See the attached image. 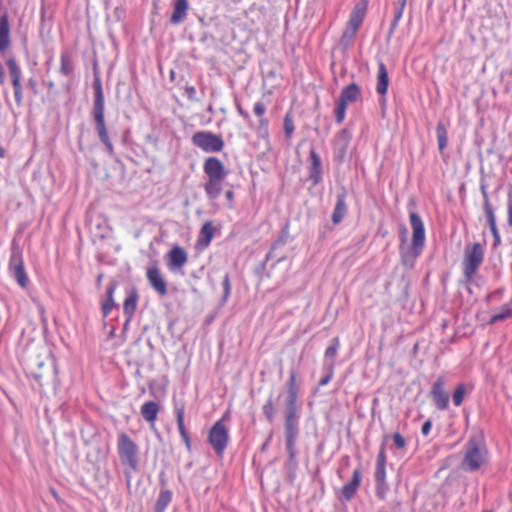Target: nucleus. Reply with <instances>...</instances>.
<instances>
[{
	"instance_id": "obj_1",
	"label": "nucleus",
	"mask_w": 512,
	"mask_h": 512,
	"mask_svg": "<svg viewBox=\"0 0 512 512\" xmlns=\"http://www.w3.org/2000/svg\"><path fill=\"white\" fill-rule=\"evenodd\" d=\"M301 378L297 368H291L285 383V391L281 392L277 401L283 398V432L285 449L288 453L287 465L295 469L297 466V440L300 433V404L299 394Z\"/></svg>"
},
{
	"instance_id": "obj_2",
	"label": "nucleus",
	"mask_w": 512,
	"mask_h": 512,
	"mask_svg": "<svg viewBox=\"0 0 512 512\" xmlns=\"http://www.w3.org/2000/svg\"><path fill=\"white\" fill-rule=\"evenodd\" d=\"M93 82L92 88L94 91V100H93V108L91 111L95 130L98 135L100 142L104 145L109 156L113 157L115 155L113 143L110 140L106 121H105V97L102 88V82L100 77V72L98 69V63L95 59L93 61Z\"/></svg>"
},
{
	"instance_id": "obj_3",
	"label": "nucleus",
	"mask_w": 512,
	"mask_h": 512,
	"mask_svg": "<svg viewBox=\"0 0 512 512\" xmlns=\"http://www.w3.org/2000/svg\"><path fill=\"white\" fill-rule=\"evenodd\" d=\"M410 225L412 227V244L406 247V233L407 228L402 225L400 227V257L401 263L406 268H413L416 259L422 253L425 244V228L420 215L417 212H410L409 214Z\"/></svg>"
},
{
	"instance_id": "obj_4",
	"label": "nucleus",
	"mask_w": 512,
	"mask_h": 512,
	"mask_svg": "<svg viewBox=\"0 0 512 512\" xmlns=\"http://www.w3.org/2000/svg\"><path fill=\"white\" fill-rule=\"evenodd\" d=\"M488 450L482 435H472L465 444L460 468L465 472L478 471L488 459Z\"/></svg>"
},
{
	"instance_id": "obj_5",
	"label": "nucleus",
	"mask_w": 512,
	"mask_h": 512,
	"mask_svg": "<svg viewBox=\"0 0 512 512\" xmlns=\"http://www.w3.org/2000/svg\"><path fill=\"white\" fill-rule=\"evenodd\" d=\"M25 373L28 377L34 379L40 392L45 386H52L53 388H56L60 383L58 368L55 360L53 359L48 360L47 362L42 360L37 361L35 366H28Z\"/></svg>"
},
{
	"instance_id": "obj_6",
	"label": "nucleus",
	"mask_w": 512,
	"mask_h": 512,
	"mask_svg": "<svg viewBox=\"0 0 512 512\" xmlns=\"http://www.w3.org/2000/svg\"><path fill=\"white\" fill-rule=\"evenodd\" d=\"M367 8L368 0H359L352 9L346 29L343 31L340 38V46L343 50L348 49L352 44L353 39L366 16Z\"/></svg>"
},
{
	"instance_id": "obj_7",
	"label": "nucleus",
	"mask_w": 512,
	"mask_h": 512,
	"mask_svg": "<svg viewBox=\"0 0 512 512\" xmlns=\"http://www.w3.org/2000/svg\"><path fill=\"white\" fill-rule=\"evenodd\" d=\"M484 261V248L480 243L469 244L465 247L462 262L464 283L470 284Z\"/></svg>"
},
{
	"instance_id": "obj_8",
	"label": "nucleus",
	"mask_w": 512,
	"mask_h": 512,
	"mask_svg": "<svg viewBox=\"0 0 512 512\" xmlns=\"http://www.w3.org/2000/svg\"><path fill=\"white\" fill-rule=\"evenodd\" d=\"M117 452L124 467L132 471L139 470V447L125 432L118 435Z\"/></svg>"
},
{
	"instance_id": "obj_9",
	"label": "nucleus",
	"mask_w": 512,
	"mask_h": 512,
	"mask_svg": "<svg viewBox=\"0 0 512 512\" xmlns=\"http://www.w3.org/2000/svg\"><path fill=\"white\" fill-rule=\"evenodd\" d=\"M388 438H389L388 435H384V437H383V442L381 443L379 452L377 454L375 472H374L375 491H376L377 497L381 500H384L386 498V494L389 491V485L386 481V463H387L386 442H387Z\"/></svg>"
},
{
	"instance_id": "obj_10",
	"label": "nucleus",
	"mask_w": 512,
	"mask_h": 512,
	"mask_svg": "<svg viewBox=\"0 0 512 512\" xmlns=\"http://www.w3.org/2000/svg\"><path fill=\"white\" fill-rule=\"evenodd\" d=\"M8 270L10 275L16 280L19 286L22 288H27L29 284V278L25 271L22 251L15 241H13L11 244V255L9 259Z\"/></svg>"
},
{
	"instance_id": "obj_11",
	"label": "nucleus",
	"mask_w": 512,
	"mask_h": 512,
	"mask_svg": "<svg viewBox=\"0 0 512 512\" xmlns=\"http://www.w3.org/2000/svg\"><path fill=\"white\" fill-rule=\"evenodd\" d=\"M191 142L206 153H217L223 150L224 140L221 135L211 131H197L192 135Z\"/></svg>"
},
{
	"instance_id": "obj_12",
	"label": "nucleus",
	"mask_w": 512,
	"mask_h": 512,
	"mask_svg": "<svg viewBox=\"0 0 512 512\" xmlns=\"http://www.w3.org/2000/svg\"><path fill=\"white\" fill-rule=\"evenodd\" d=\"M207 440L215 454L222 458L229 442V432L222 419L215 422L210 428Z\"/></svg>"
},
{
	"instance_id": "obj_13",
	"label": "nucleus",
	"mask_w": 512,
	"mask_h": 512,
	"mask_svg": "<svg viewBox=\"0 0 512 512\" xmlns=\"http://www.w3.org/2000/svg\"><path fill=\"white\" fill-rule=\"evenodd\" d=\"M6 65L9 71V76L11 79V84L13 88L14 100L18 108L23 105V85H22V70L19 64L17 63L14 56H10L6 60Z\"/></svg>"
},
{
	"instance_id": "obj_14",
	"label": "nucleus",
	"mask_w": 512,
	"mask_h": 512,
	"mask_svg": "<svg viewBox=\"0 0 512 512\" xmlns=\"http://www.w3.org/2000/svg\"><path fill=\"white\" fill-rule=\"evenodd\" d=\"M352 139V133L348 128L340 130L333 140V161L342 164L345 160L347 149Z\"/></svg>"
},
{
	"instance_id": "obj_15",
	"label": "nucleus",
	"mask_w": 512,
	"mask_h": 512,
	"mask_svg": "<svg viewBox=\"0 0 512 512\" xmlns=\"http://www.w3.org/2000/svg\"><path fill=\"white\" fill-rule=\"evenodd\" d=\"M361 482L362 469L361 466L359 465L354 469L350 481L344 484L343 487L341 488L340 493L338 495L339 500L347 502L351 501L355 497L361 485Z\"/></svg>"
},
{
	"instance_id": "obj_16",
	"label": "nucleus",
	"mask_w": 512,
	"mask_h": 512,
	"mask_svg": "<svg viewBox=\"0 0 512 512\" xmlns=\"http://www.w3.org/2000/svg\"><path fill=\"white\" fill-rule=\"evenodd\" d=\"M445 379L439 376L433 383L430 397L438 410H446L449 405V394L444 389Z\"/></svg>"
},
{
	"instance_id": "obj_17",
	"label": "nucleus",
	"mask_w": 512,
	"mask_h": 512,
	"mask_svg": "<svg viewBox=\"0 0 512 512\" xmlns=\"http://www.w3.org/2000/svg\"><path fill=\"white\" fill-rule=\"evenodd\" d=\"M166 264L170 271L181 270L188 262L186 250L179 246H173L165 255Z\"/></svg>"
},
{
	"instance_id": "obj_18",
	"label": "nucleus",
	"mask_w": 512,
	"mask_h": 512,
	"mask_svg": "<svg viewBox=\"0 0 512 512\" xmlns=\"http://www.w3.org/2000/svg\"><path fill=\"white\" fill-rule=\"evenodd\" d=\"M173 408L176 416V423L178 427V431L180 436L185 444V447L188 452H191L192 445L189 433L185 427L184 417H185V403L183 401L173 400Z\"/></svg>"
},
{
	"instance_id": "obj_19",
	"label": "nucleus",
	"mask_w": 512,
	"mask_h": 512,
	"mask_svg": "<svg viewBox=\"0 0 512 512\" xmlns=\"http://www.w3.org/2000/svg\"><path fill=\"white\" fill-rule=\"evenodd\" d=\"M203 171L206 177H216L220 179H226L229 170L225 167L223 162L215 157H207L203 163Z\"/></svg>"
},
{
	"instance_id": "obj_20",
	"label": "nucleus",
	"mask_w": 512,
	"mask_h": 512,
	"mask_svg": "<svg viewBox=\"0 0 512 512\" xmlns=\"http://www.w3.org/2000/svg\"><path fill=\"white\" fill-rule=\"evenodd\" d=\"M146 277L151 287L158 293L159 296L164 297L168 294L167 282L161 274L157 265L149 267L146 272Z\"/></svg>"
},
{
	"instance_id": "obj_21",
	"label": "nucleus",
	"mask_w": 512,
	"mask_h": 512,
	"mask_svg": "<svg viewBox=\"0 0 512 512\" xmlns=\"http://www.w3.org/2000/svg\"><path fill=\"white\" fill-rule=\"evenodd\" d=\"M309 162V180L313 186H316L322 182L323 168L321 157L314 148L309 151Z\"/></svg>"
},
{
	"instance_id": "obj_22",
	"label": "nucleus",
	"mask_w": 512,
	"mask_h": 512,
	"mask_svg": "<svg viewBox=\"0 0 512 512\" xmlns=\"http://www.w3.org/2000/svg\"><path fill=\"white\" fill-rule=\"evenodd\" d=\"M347 190L344 186L341 187L336 197L335 207L331 216V221L334 225L340 224L348 212L346 203Z\"/></svg>"
},
{
	"instance_id": "obj_23",
	"label": "nucleus",
	"mask_w": 512,
	"mask_h": 512,
	"mask_svg": "<svg viewBox=\"0 0 512 512\" xmlns=\"http://www.w3.org/2000/svg\"><path fill=\"white\" fill-rule=\"evenodd\" d=\"M59 73L70 80L75 77L74 55L68 48L61 51Z\"/></svg>"
},
{
	"instance_id": "obj_24",
	"label": "nucleus",
	"mask_w": 512,
	"mask_h": 512,
	"mask_svg": "<svg viewBox=\"0 0 512 512\" xmlns=\"http://www.w3.org/2000/svg\"><path fill=\"white\" fill-rule=\"evenodd\" d=\"M139 301V293L136 287H131L126 292L123 303V314L128 321H132Z\"/></svg>"
},
{
	"instance_id": "obj_25",
	"label": "nucleus",
	"mask_w": 512,
	"mask_h": 512,
	"mask_svg": "<svg viewBox=\"0 0 512 512\" xmlns=\"http://www.w3.org/2000/svg\"><path fill=\"white\" fill-rule=\"evenodd\" d=\"M11 46L10 22L8 12L0 16V53L4 54Z\"/></svg>"
},
{
	"instance_id": "obj_26",
	"label": "nucleus",
	"mask_w": 512,
	"mask_h": 512,
	"mask_svg": "<svg viewBox=\"0 0 512 512\" xmlns=\"http://www.w3.org/2000/svg\"><path fill=\"white\" fill-rule=\"evenodd\" d=\"M361 97L362 92L360 86L357 83H351L341 90L338 100L348 106L349 104L361 100Z\"/></svg>"
},
{
	"instance_id": "obj_27",
	"label": "nucleus",
	"mask_w": 512,
	"mask_h": 512,
	"mask_svg": "<svg viewBox=\"0 0 512 512\" xmlns=\"http://www.w3.org/2000/svg\"><path fill=\"white\" fill-rule=\"evenodd\" d=\"M188 10V0H174L173 12L169 19L170 24L176 26L183 23L188 15Z\"/></svg>"
},
{
	"instance_id": "obj_28",
	"label": "nucleus",
	"mask_w": 512,
	"mask_h": 512,
	"mask_svg": "<svg viewBox=\"0 0 512 512\" xmlns=\"http://www.w3.org/2000/svg\"><path fill=\"white\" fill-rule=\"evenodd\" d=\"M389 86V76L386 65L381 61L378 64L376 91L381 96V103H385V95Z\"/></svg>"
},
{
	"instance_id": "obj_29",
	"label": "nucleus",
	"mask_w": 512,
	"mask_h": 512,
	"mask_svg": "<svg viewBox=\"0 0 512 512\" xmlns=\"http://www.w3.org/2000/svg\"><path fill=\"white\" fill-rule=\"evenodd\" d=\"M266 110V104L262 101H258L254 104L253 112L259 118L256 131L260 136L268 135L269 121L265 117Z\"/></svg>"
},
{
	"instance_id": "obj_30",
	"label": "nucleus",
	"mask_w": 512,
	"mask_h": 512,
	"mask_svg": "<svg viewBox=\"0 0 512 512\" xmlns=\"http://www.w3.org/2000/svg\"><path fill=\"white\" fill-rule=\"evenodd\" d=\"M225 179L216 177H207L204 184V191L207 197L211 200L217 199L222 193V183Z\"/></svg>"
},
{
	"instance_id": "obj_31",
	"label": "nucleus",
	"mask_w": 512,
	"mask_h": 512,
	"mask_svg": "<svg viewBox=\"0 0 512 512\" xmlns=\"http://www.w3.org/2000/svg\"><path fill=\"white\" fill-rule=\"evenodd\" d=\"M159 410L160 406L157 402L148 401L141 406L140 413L144 420L153 423L157 419Z\"/></svg>"
},
{
	"instance_id": "obj_32",
	"label": "nucleus",
	"mask_w": 512,
	"mask_h": 512,
	"mask_svg": "<svg viewBox=\"0 0 512 512\" xmlns=\"http://www.w3.org/2000/svg\"><path fill=\"white\" fill-rule=\"evenodd\" d=\"M215 228L212 223L206 222L200 229V233L197 239V246L207 247L211 243L214 236Z\"/></svg>"
},
{
	"instance_id": "obj_33",
	"label": "nucleus",
	"mask_w": 512,
	"mask_h": 512,
	"mask_svg": "<svg viewBox=\"0 0 512 512\" xmlns=\"http://www.w3.org/2000/svg\"><path fill=\"white\" fill-rule=\"evenodd\" d=\"M484 214L486 216L490 231L493 235V239H494L493 247L496 248L501 244V237H500L499 230L497 227L496 216H495L494 210L484 212Z\"/></svg>"
},
{
	"instance_id": "obj_34",
	"label": "nucleus",
	"mask_w": 512,
	"mask_h": 512,
	"mask_svg": "<svg viewBox=\"0 0 512 512\" xmlns=\"http://www.w3.org/2000/svg\"><path fill=\"white\" fill-rule=\"evenodd\" d=\"M436 135L438 142V149L440 154H443L448 145V132L447 127L443 121H439L436 126Z\"/></svg>"
},
{
	"instance_id": "obj_35",
	"label": "nucleus",
	"mask_w": 512,
	"mask_h": 512,
	"mask_svg": "<svg viewBox=\"0 0 512 512\" xmlns=\"http://www.w3.org/2000/svg\"><path fill=\"white\" fill-rule=\"evenodd\" d=\"M172 500V492L169 489H162L154 505V512H165Z\"/></svg>"
},
{
	"instance_id": "obj_36",
	"label": "nucleus",
	"mask_w": 512,
	"mask_h": 512,
	"mask_svg": "<svg viewBox=\"0 0 512 512\" xmlns=\"http://www.w3.org/2000/svg\"><path fill=\"white\" fill-rule=\"evenodd\" d=\"M407 0H397V8L395 9L394 17L391 21L389 28V37L394 33V30L398 26V23L403 15L404 8L406 6Z\"/></svg>"
},
{
	"instance_id": "obj_37",
	"label": "nucleus",
	"mask_w": 512,
	"mask_h": 512,
	"mask_svg": "<svg viewBox=\"0 0 512 512\" xmlns=\"http://www.w3.org/2000/svg\"><path fill=\"white\" fill-rule=\"evenodd\" d=\"M262 412H263V415H264L265 419L267 420V422H269V423L274 422V420L276 418L277 410H276L275 403H274L272 396H270L267 399V401L265 402V404L263 405Z\"/></svg>"
},
{
	"instance_id": "obj_38",
	"label": "nucleus",
	"mask_w": 512,
	"mask_h": 512,
	"mask_svg": "<svg viewBox=\"0 0 512 512\" xmlns=\"http://www.w3.org/2000/svg\"><path fill=\"white\" fill-rule=\"evenodd\" d=\"M340 347V339L338 336L331 340V344L326 348L324 357L326 361L330 360V363L334 364V359L337 356L338 349Z\"/></svg>"
},
{
	"instance_id": "obj_39",
	"label": "nucleus",
	"mask_w": 512,
	"mask_h": 512,
	"mask_svg": "<svg viewBox=\"0 0 512 512\" xmlns=\"http://www.w3.org/2000/svg\"><path fill=\"white\" fill-rule=\"evenodd\" d=\"M283 129H284L285 138L290 139L295 130L294 117H293V112L291 110H289L284 116Z\"/></svg>"
},
{
	"instance_id": "obj_40",
	"label": "nucleus",
	"mask_w": 512,
	"mask_h": 512,
	"mask_svg": "<svg viewBox=\"0 0 512 512\" xmlns=\"http://www.w3.org/2000/svg\"><path fill=\"white\" fill-rule=\"evenodd\" d=\"M272 258H274V255L272 251H269L265 256V259L254 268V274L259 278L260 281L263 280L264 276L269 277V274L266 273V269L268 261Z\"/></svg>"
},
{
	"instance_id": "obj_41",
	"label": "nucleus",
	"mask_w": 512,
	"mask_h": 512,
	"mask_svg": "<svg viewBox=\"0 0 512 512\" xmlns=\"http://www.w3.org/2000/svg\"><path fill=\"white\" fill-rule=\"evenodd\" d=\"M288 237H289V224L286 223L283 226L278 238L271 244L269 251L273 252L275 249H277L281 246H284L287 243Z\"/></svg>"
},
{
	"instance_id": "obj_42",
	"label": "nucleus",
	"mask_w": 512,
	"mask_h": 512,
	"mask_svg": "<svg viewBox=\"0 0 512 512\" xmlns=\"http://www.w3.org/2000/svg\"><path fill=\"white\" fill-rule=\"evenodd\" d=\"M487 183L484 179V177L481 178V181H480V192L482 194V197H483V210L484 212H487V211H490V210H494L491 202H490V199H489V195H488V191H487Z\"/></svg>"
},
{
	"instance_id": "obj_43",
	"label": "nucleus",
	"mask_w": 512,
	"mask_h": 512,
	"mask_svg": "<svg viewBox=\"0 0 512 512\" xmlns=\"http://www.w3.org/2000/svg\"><path fill=\"white\" fill-rule=\"evenodd\" d=\"M117 287V282L115 280H112L109 282L107 289H106V300L102 304H108L114 307H118V305L114 301V292Z\"/></svg>"
},
{
	"instance_id": "obj_44",
	"label": "nucleus",
	"mask_w": 512,
	"mask_h": 512,
	"mask_svg": "<svg viewBox=\"0 0 512 512\" xmlns=\"http://www.w3.org/2000/svg\"><path fill=\"white\" fill-rule=\"evenodd\" d=\"M222 287H223V295L221 297V303L225 304L231 294V280L229 273H225L223 280H222Z\"/></svg>"
},
{
	"instance_id": "obj_45",
	"label": "nucleus",
	"mask_w": 512,
	"mask_h": 512,
	"mask_svg": "<svg viewBox=\"0 0 512 512\" xmlns=\"http://www.w3.org/2000/svg\"><path fill=\"white\" fill-rule=\"evenodd\" d=\"M465 392L466 387L463 383L457 385L452 395L453 403L455 406H460L462 404Z\"/></svg>"
},
{
	"instance_id": "obj_46",
	"label": "nucleus",
	"mask_w": 512,
	"mask_h": 512,
	"mask_svg": "<svg viewBox=\"0 0 512 512\" xmlns=\"http://www.w3.org/2000/svg\"><path fill=\"white\" fill-rule=\"evenodd\" d=\"M346 109L347 105L338 100L336 108L334 109V117L337 124H341L344 121Z\"/></svg>"
},
{
	"instance_id": "obj_47",
	"label": "nucleus",
	"mask_w": 512,
	"mask_h": 512,
	"mask_svg": "<svg viewBox=\"0 0 512 512\" xmlns=\"http://www.w3.org/2000/svg\"><path fill=\"white\" fill-rule=\"evenodd\" d=\"M510 317H512V308L504 307L500 313H497L491 317L489 323L494 324Z\"/></svg>"
},
{
	"instance_id": "obj_48",
	"label": "nucleus",
	"mask_w": 512,
	"mask_h": 512,
	"mask_svg": "<svg viewBox=\"0 0 512 512\" xmlns=\"http://www.w3.org/2000/svg\"><path fill=\"white\" fill-rule=\"evenodd\" d=\"M392 440H393V443L394 445L396 446V448L398 449H404L407 445V442H406V439L399 433V432H395L393 435H392Z\"/></svg>"
},
{
	"instance_id": "obj_49",
	"label": "nucleus",
	"mask_w": 512,
	"mask_h": 512,
	"mask_svg": "<svg viewBox=\"0 0 512 512\" xmlns=\"http://www.w3.org/2000/svg\"><path fill=\"white\" fill-rule=\"evenodd\" d=\"M333 372H334L333 363H329V366L327 368V374L320 379L319 385L320 386L327 385L331 381V379L333 377Z\"/></svg>"
},
{
	"instance_id": "obj_50",
	"label": "nucleus",
	"mask_w": 512,
	"mask_h": 512,
	"mask_svg": "<svg viewBox=\"0 0 512 512\" xmlns=\"http://www.w3.org/2000/svg\"><path fill=\"white\" fill-rule=\"evenodd\" d=\"M235 106H236L237 112L244 119V121L248 124H251L252 120H251L249 113L242 108L239 101H237V100L235 101Z\"/></svg>"
},
{
	"instance_id": "obj_51",
	"label": "nucleus",
	"mask_w": 512,
	"mask_h": 512,
	"mask_svg": "<svg viewBox=\"0 0 512 512\" xmlns=\"http://www.w3.org/2000/svg\"><path fill=\"white\" fill-rule=\"evenodd\" d=\"M507 213H508V218H507L508 225L512 226V188L508 192Z\"/></svg>"
},
{
	"instance_id": "obj_52",
	"label": "nucleus",
	"mask_w": 512,
	"mask_h": 512,
	"mask_svg": "<svg viewBox=\"0 0 512 512\" xmlns=\"http://www.w3.org/2000/svg\"><path fill=\"white\" fill-rule=\"evenodd\" d=\"M27 87L31 90L32 94L34 96H37L39 94L38 90V83L37 80L33 77H30L27 81Z\"/></svg>"
},
{
	"instance_id": "obj_53",
	"label": "nucleus",
	"mask_w": 512,
	"mask_h": 512,
	"mask_svg": "<svg viewBox=\"0 0 512 512\" xmlns=\"http://www.w3.org/2000/svg\"><path fill=\"white\" fill-rule=\"evenodd\" d=\"M184 90L189 100H196V89L194 86L186 85Z\"/></svg>"
},
{
	"instance_id": "obj_54",
	"label": "nucleus",
	"mask_w": 512,
	"mask_h": 512,
	"mask_svg": "<svg viewBox=\"0 0 512 512\" xmlns=\"http://www.w3.org/2000/svg\"><path fill=\"white\" fill-rule=\"evenodd\" d=\"M234 191H233V186L230 187V189H228L226 192H225V197L229 203V207L232 208L233 207V202H234Z\"/></svg>"
},
{
	"instance_id": "obj_55",
	"label": "nucleus",
	"mask_w": 512,
	"mask_h": 512,
	"mask_svg": "<svg viewBox=\"0 0 512 512\" xmlns=\"http://www.w3.org/2000/svg\"><path fill=\"white\" fill-rule=\"evenodd\" d=\"M431 427H432V421L430 419L426 420L421 427V433L424 436H427L431 430Z\"/></svg>"
},
{
	"instance_id": "obj_56",
	"label": "nucleus",
	"mask_w": 512,
	"mask_h": 512,
	"mask_svg": "<svg viewBox=\"0 0 512 512\" xmlns=\"http://www.w3.org/2000/svg\"><path fill=\"white\" fill-rule=\"evenodd\" d=\"M115 308L114 306L108 305V304H102L101 311L104 318H106L109 313L112 311V309Z\"/></svg>"
},
{
	"instance_id": "obj_57",
	"label": "nucleus",
	"mask_w": 512,
	"mask_h": 512,
	"mask_svg": "<svg viewBox=\"0 0 512 512\" xmlns=\"http://www.w3.org/2000/svg\"><path fill=\"white\" fill-rule=\"evenodd\" d=\"M377 234L381 236L382 238H386L389 234L387 229H383L382 227L378 228Z\"/></svg>"
},
{
	"instance_id": "obj_58",
	"label": "nucleus",
	"mask_w": 512,
	"mask_h": 512,
	"mask_svg": "<svg viewBox=\"0 0 512 512\" xmlns=\"http://www.w3.org/2000/svg\"><path fill=\"white\" fill-rule=\"evenodd\" d=\"M77 144H78V149L81 152H84V147H83V144H82V135H79L78 140H77Z\"/></svg>"
},
{
	"instance_id": "obj_59",
	"label": "nucleus",
	"mask_w": 512,
	"mask_h": 512,
	"mask_svg": "<svg viewBox=\"0 0 512 512\" xmlns=\"http://www.w3.org/2000/svg\"><path fill=\"white\" fill-rule=\"evenodd\" d=\"M131 321H128L127 318H125V322L123 324V329H122V332L125 333L129 327V324H130Z\"/></svg>"
},
{
	"instance_id": "obj_60",
	"label": "nucleus",
	"mask_w": 512,
	"mask_h": 512,
	"mask_svg": "<svg viewBox=\"0 0 512 512\" xmlns=\"http://www.w3.org/2000/svg\"><path fill=\"white\" fill-rule=\"evenodd\" d=\"M103 276H104V275H103V273L98 274V276H97V278H96V283H97V285H98V286H100V285H101V282H102Z\"/></svg>"
},
{
	"instance_id": "obj_61",
	"label": "nucleus",
	"mask_w": 512,
	"mask_h": 512,
	"mask_svg": "<svg viewBox=\"0 0 512 512\" xmlns=\"http://www.w3.org/2000/svg\"><path fill=\"white\" fill-rule=\"evenodd\" d=\"M5 155H6L5 149L2 146H0V158H4Z\"/></svg>"
},
{
	"instance_id": "obj_62",
	"label": "nucleus",
	"mask_w": 512,
	"mask_h": 512,
	"mask_svg": "<svg viewBox=\"0 0 512 512\" xmlns=\"http://www.w3.org/2000/svg\"><path fill=\"white\" fill-rule=\"evenodd\" d=\"M47 87L50 90L53 89L55 87L54 82L53 81H49L48 84H47Z\"/></svg>"
},
{
	"instance_id": "obj_63",
	"label": "nucleus",
	"mask_w": 512,
	"mask_h": 512,
	"mask_svg": "<svg viewBox=\"0 0 512 512\" xmlns=\"http://www.w3.org/2000/svg\"><path fill=\"white\" fill-rule=\"evenodd\" d=\"M114 335H115V327H112V329L109 332V338L114 337Z\"/></svg>"
},
{
	"instance_id": "obj_64",
	"label": "nucleus",
	"mask_w": 512,
	"mask_h": 512,
	"mask_svg": "<svg viewBox=\"0 0 512 512\" xmlns=\"http://www.w3.org/2000/svg\"><path fill=\"white\" fill-rule=\"evenodd\" d=\"M268 440L262 445L261 450L264 451L267 447Z\"/></svg>"
}]
</instances>
